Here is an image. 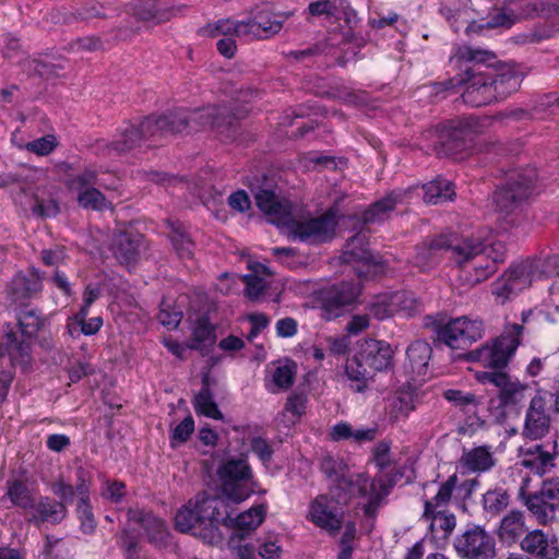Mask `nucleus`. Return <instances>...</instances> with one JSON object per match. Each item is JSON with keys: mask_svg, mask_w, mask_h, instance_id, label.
I'll return each mask as SVG.
<instances>
[{"mask_svg": "<svg viewBox=\"0 0 559 559\" xmlns=\"http://www.w3.org/2000/svg\"><path fill=\"white\" fill-rule=\"evenodd\" d=\"M338 225V209L329 206L321 215L296 219L290 216L286 226L293 236L308 245H321L331 241Z\"/></svg>", "mask_w": 559, "mask_h": 559, "instance_id": "nucleus-13", "label": "nucleus"}, {"mask_svg": "<svg viewBox=\"0 0 559 559\" xmlns=\"http://www.w3.org/2000/svg\"><path fill=\"white\" fill-rule=\"evenodd\" d=\"M216 341L215 328L206 316L198 318L192 330L191 340L187 346L191 350L202 352L206 345L212 346Z\"/></svg>", "mask_w": 559, "mask_h": 559, "instance_id": "nucleus-39", "label": "nucleus"}, {"mask_svg": "<svg viewBox=\"0 0 559 559\" xmlns=\"http://www.w3.org/2000/svg\"><path fill=\"white\" fill-rule=\"evenodd\" d=\"M443 396L447 401L452 403L453 405L461 407L464 412L475 413L477 408V400L476 395L473 393H464L460 390H447L443 393Z\"/></svg>", "mask_w": 559, "mask_h": 559, "instance_id": "nucleus-51", "label": "nucleus"}, {"mask_svg": "<svg viewBox=\"0 0 559 559\" xmlns=\"http://www.w3.org/2000/svg\"><path fill=\"white\" fill-rule=\"evenodd\" d=\"M523 332V324L507 323L501 334L491 343H485L480 347L467 352L465 358L467 361L479 362L491 371H502L521 345Z\"/></svg>", "mask_w": 559, "mask_h": 559, "instance_id": "nucleus-10", "label": "nucleus"}, {"mask_svg": "<svg viewBox=\"0 0 559 559\" xmlns=\"http://www.w3.org/2000/svg\"><path fill=\"white\" fill-rule=\"evenodd\" d=\"M453 59L461 71L463 82L460 94L464 104L481 107L497 102L487 66V62H496L492 51L465 46L459 49Z\"/></svg>", "mask_w": 559, "mask_h": 559, "instance_id": "nucleus-4", "label": "nucleus"}, {"mask_svg": "<svg viewBox=\"0 0 559 559\" xmlns=\"http://www.w3.org/2000/svg\"><path fill=\"white\" fill-rule=\"evenodd\" d=\"M415 391L409 386H401L396 392L393 401V412L395 416L407 417L415 409Z\"/></svg>", "mask_w": 559, "mask_h": 559, "instance_id": "nucleus-47", "label": "nucleus"}, {"mask_svg": "<svg viewBox=\"0 0 559 559\" xmlns=\"http://www.w3.org/2000/svg\"><path fill=\"white\" fill-rule=\"evenodd\" d=\"M477 380L484 384H492L496 395L489 400V412L498 420L518 416L525 401L527 384L512 378L504 371H483L477 373Z\"/></svg>", "mask_w": 559, "mask_h": 559, "instance_id": "nucleus-9", "label": "nucleus"}, {"mask_svg": "<svg viewBox=\"0 0 559 559\" xmlns=\"http://www.w3.org/2000/svg\"><path fill=\"white\" fill-rule=\"evenodd\" d=\"M480 131V120L473 115L441 121L431 131L432 151L438 157H459L473 146Z\"/></svg>", "mask_w": 559, "mask_h": 559, "instance_id": "nucleus-7", "label": "nucleus"}, {"mask_svg": "<svg viewBox=\"0 0 559 559\" xmlns=\"http://www.w3.org/2000/svg\"><path fill=\"white\" fill-rule=\"evenodd\" d=\"M356 272L360 280H376L386 272V263L381 258H376L371 252L364 251Z\"/></svg>", "mask_w": 559, "mask_h": 559, "instance_id": "nucleus-42", "label": "nucleus"}, {"mask_svg": "<svg viewBox=\"0 0 559 559\" xmlns=\"http://www.w3.org/2000/svg\"><path fill=\"white\" fill-rule=\"evenodd\" d=\"M17 332V341L26 342L29 353L32 352V341L45 325V319L38 309H23L17 313V323H10Z\"/></svg>", "mask_w": 559, "mask_h": 559, "instance_id": "nucleus-31", "label": "nucleus"}, {"mask_svg": "<svg viewBox=\"0 0 559 559\" xmlns=\"http://www.w3.org/2000/svg\"><path fill=\"white\" fill-rule=\"evenodd\" d=\"M344 532L338 542L337 559H352L354 554V540L357 538V526L354 521L344 522Z\"/></svg>", "mask_w": 559, "mask_h": 559, "instance_id": "nucleus-50", "label": "nucleus"}, {"mask_svg": "<svg viewBox=\"0 0 559 559\" xmlns=\"http://www.w3.org/2000/svg\"><path fill=\"white\" fill-rule=\"evenodd\" d=\"M57 146V140L55 135L48 134L39 139L33 140L26 144V150L39 156H46L50 154Z\"/></svg>", "mask_w": 559, "mask_h": 559, "instance_id": "nucleus-60", "label": "nucleus"}, {"mask_svg": "<svg viewBox=\"0 0 559 559\" xmlns=\"http://www.w3.org/2000/svg\"><path fill=\"white\" fill-rule=\"evenodd\" d=\"M549 426L547 401L540 394H536L526 411L523 435L532 440L542 439L548 432Z\"/></svg>", "mask_w": 559, "mask_h": 559, "instance_id": "nucleus-25", "label": "nucleus"}, {"mask_svg": "<svg viewBox=\"0 0 559 559\" xmlns=\"http://www.w3.org/2000/svg\"><path fill=\"white\" fill-rule=\"evenodd\" d=\"M233 509L227 500L199 492L183 504L175 515V527L180 533H190L205 543L217 544L223 539L221 526L230 530L231 539L247 538L265 520L267 506H252L237 516H231Z\"/></svg>", "mask_w": 559, "mask_h": 559, "instance_id": "nucleus-2", "label": "nucleus"}, {"mask_svg": "<svg viewBox=\"0 0 559 559\" xmlns=\"http://www.w3.org/2000/svg\"><path fill=\"white\" fill-rule=\"evenodd\" d=\"M194 431V419L191 415L183 418L173 430L170 436V444L187 442Z\"/></svg>", "mask_w": 559, "mask_h": 559, "instance_id": "nucleus-59", "label": "nucleus"}, {"mask_svg": "<svg viewBox=\"0 0 559 559\" xmlns=\"http://www.w3.org/2000/svg\"><path fill=\"white\" fill-rule=\"evenodd\" d=\"M221 499L239 504L257 492L258 480L246 454L223 460L216 469Z\"/></svg>", "mask_w": 559, "mask_h": 559, "instance_id": "nucleus-8", "label": "nucleus"}, {"mask_svg": "<svg viewBox=\"0 0 559 559\" xmlns=\"http://www.w3.org/2000/svg\"><path fill=\"white\" fill-rule=\"evenodd\" d=\"M320 471L328 479L333 481L345 475L347 466L332 455H325L320 462Z\"/></svg>", "mask_w": 559, "mask_h": 559, "instance_id": "nucleus-57", "label": "nucleus"}, {"mask_svg": "<svg viewBox=\"0 0 559 559\" xmlns=\"http://www.w3.org/2000/svg\"><path fill=\"white\" fill-rule=\"evenodd\" d=\"M526 531L524 512L513 509L500 520L497 534L502 543L512 545L521 542Z\"/></svg>", "mask_w": 559, "mask_h": 559, "instance_id": "nucleus-32", "label": "nucleus"}, {"mask_svg": "<svg viewBox=\"0 0 559 559\" xmlns=\"http://www.w3.org/2000/svg\"><path fill=\"white\" fill-rule=\"evenodd\" d=\"M307 519L316 527L336 536L344 524V510L326 493L318 495L310 501Z\"/></svg>", "mask_w": 559, "mask_h": 559, "instance_id": "nucleus-18", "label": "nucleus"}, {"mask_svg": "<svg viewBox=\"0 0 559 559\" xmlns=\"http://www.w3.org/2000/svg\"><path fill=\"white\" fill-rule=\"evenodd\" d=\"M487 66L497 102L506 99L520 88L523 75L514 63L499 61L496 57V62H487Z\"/></svg>", "mask_w": 559, "mask_h": 559, "instance_id": "nucleus-20", "label": "nucleus"}, {"mask_svg": "<svg viewBox=\"0 0 559 559\" xmlns=\"http://www.w3.org/2000/svg\"><path fill=\"white\" fill-rule=\"evenodd\" d=\"M32 211L38 217H56L60 213V205L55 199L44 200L36 198Z\"/></svg>", "mask_w": 559, "mask_h": 559, "instance_id": "nucleus-62", "label": "nucleus"}, {"mask_svg": "<svg viewBox=\"0 0 559 559\" xmlns=\"http://www.w3.org/2000/svg\"><path fill=\"white\" fill-rule=\"evenodd\" d=\"M556 32V26L551 23L537 24L520 35V39L523 44H538L554 37Z\"/></svg>", "mask_w": 559, "mask_h": 559, "instance_id": "nucleus-52", "label": "nucleus"}, {"mask_svg": "<svg viewBox=\"0 0 559 559\" xmlns=\"http://www.w3.org/2000/svg\"><path fill=\"white\" fill-rule=\"evenodd\" d=\"M140 237L128 231H120L115 235L111 242L114 257L120 264H134L139 258Z\"/></svg>", "mask_w": 559, "mask_h": 559, "instance_id": "nucleus-33", "label": "nucleus"}, {"mask_svg": "<svg viewBox=\"0 0 559 559\" xmlns=\"http://www.w3.org/2000/svg\"><path fill=\"white\" fill-rule=\"evenodd\" d=\"M527 510L540 525L554 523L559 514V478L544 479L539 489L535 492H526L522 486L519 491Z\"/></svg>", "mask_w": 559, "mask_h": 559, "instance_id": "nucleus-15", "label": "nucleus"}, {"mask_svg": "<svg viewBox=\"0 0 559 559\" xmlns=\"http://www.w3.org/2000/svg\"><path fill=\"white\" fill-rule=\"evenodd\" d=\"M158 4L159 0H138L133 8L135 17L144 22L153 20H157V22L165 21V14Z\"/></svg>", "mask_w": 559, "mask_h": 559, "instance_id": "nucleus-48", "label": "nucleus"}, {"mask_svg": "<svg viewBox=\"0 0 559 559\" xmlns=\"http://www.w3.org/2000/svg\"><path fill=\"white\" fill-rule=\"evenodd\" d=\"M430 250L447 249L451 252V259L460 266L471 263L474 270L472 282L481 283L493 275L498 265L507 259V247L502 241L486 243L471 238L463 239L460 243L451 246L442 236L430 241Z\"/></svg>", "mask_w": 559, "mask_h": 559, "instance_id": "nucleus-5", "label": "nucleus"}, {"mask_svg": "<svg viewBox=\"0 0 559 559\" xmlns=\"http://www.w3.org/2000/svg\"><path fill=\"white\" fill-rule=\"evenodd\" d=\"M344 3L345 0H316L308 4L304 14L307 21H310L311 17H335L344 8Z\"/></svg>", "mask_w": 559, "mask_h": 559, "instance_id": "nucleus-43", "label": "nucleus"}, {"mask_svg": "<svg viewBox=\"0 0 559 559\" xmlns=\"http://www.w3.org/2000/svg\"><path fill=\"white\" fill-rule=\"evenodd\" d=\"M254 200L258 209L265 215L273 217L284 225L290 219L293 214L292 204L288 201L281 200L271 189H260L254 193Z\"/></svg>", "mask_w": 559, "mask_h": 559, "instance_id": "nucleus-27", "label": "nucleus"}, {"mask_svg": "<svg viewBox=\"0 0 559 559\" xmlns=\"http://www.w3.org/2000/svg\"><path fill=\"white\" fill-rule=\"evenodd\" d=\"M131 520L136 521L148 543L158 548H166L170 544L171 534L164 520L144 510L130 511Z\"/></svg>", "mask_w": 559, "mask_h": 559, "instance_id": "nucleus-26", "label": "nucleus"}, {"mask_svg": "<svg viewBox=\"0 0 559 559\" xmlns=\"http://www.w3.org/2000/svg\"><path fill=\"white\" fill-rule=\"evenodd\" d=\"M534 259L539 263L536 277H559V253L549 254L544 260Z\"/></svg>", "mask_w": 559, "mask_h": 559, "instance_id": "nucleus-61", "label": "nucleus"}, {"mask_svg": "<svg viewBox=\"0 0 559 559\" xmlns=\"http://www.w3.org/2000/svg\"><path fill=\"white\" fill-rule=\"evenodd\" d=\"M251 451L259 457L263 464L272 461L274 450L269 441L263 437H253L250 441Z\"/></svg>", "mask_w": 559, "mask_h": 559, "instance_id": "nucleus-63", "label": "nucleus"}, {"mask_svg": "<svg viewBox=\"0 0 559 559\" xmlns=\"http://www.w3.org/2000/svg\"><path fill=\"white\" fill-rule=\"evenodd\" d=\"M538 261L525 259L513 262L490 285V293L497 305H506L516 297L522 290L530 287L536 278Z\"/></svg>", "mask_w": 559, "mask_h": 559, "instance_id": "nucleus-12", "label": "nucleus"}, {"mask_svg": "<svg viewBox=\"0 0 559 559\" xmlns=\"http://www.w3.org/2000/svg\"><path fill=\"white\" fill-rule=\"evenodd\" d=\"M425 326L431 329L433 342L451 349H465L483 337L484 322L460 317L444 322L439 316H426Z\"/></svg>", "mask_w": 559, "mask_h": 559, "instance_id": "nucleus-11", "label": "nucleus"}, {"mask_svg": "<svg viewBox=\"0 0 559 559\" xmlns=\"http://www.w3.org/2000/svg\"><path fill=\"white\" fill-rule=\"evenodd\" d=\"M194 409L198 414L213 419H222L223 415L217 404L213 400V394L209 385L207 376L202 379V388L193 401Z\"/></svg>", "mask_w": 559, "mask_h": 559, "instance_id": "nucleus-41", "label": "nucleus"}, {"mask_svg": "<svg viewBox=\"0 0 559 559\" xmlns=\"http://www.w3.org/2000/svg\"><path fill=\"white\" fill-rule=\"evenodd\" d=\"M74 490L78 496V501L91 500V474L82 466L75 469V485Z\"/></svg>", "mask_w": 559, "mask_h": 559, "instance_id": "nucleus-58", "label": "nucleus"}, {"mask_svg": "<svg viewBox=\"0 0 559 559\" xmlns=\"http://www.w3.org/2000/svg\"><path fill=\"white\" fill-rule=\"evenodd\" d=\"M520 547L530 558L559 559L558 537L539 528L527 532L521 539Z\"/></svg>", "mask_w": 559, "mask_h": 559, "instance_id": "nucleus-23", "label": "nucleus"}, {"mask_svg": "<svg viewBox=\"0 0 559 559\" xmlns=\"http://www.w3.org/2000/svg\"><path fill=\"white\" fill-rule=\"evenodd\" d=\"M32 510H34V513L29 522L35 525H41L44 523L56 525L61 523L68 514L67 506L63 502L48 496L39 497V499L35 501V507H33Z\"/></svg>", "mask_w": 559, "mask_h": 559, "instance_id": "nucleus-28", "label": "nucleus"}, {"mask_svg": "<svg viewBox=\"0 0 559 559\" xmlns=\"http://www.w3.org/2000/svg\"><path fill=\"white\" fill-rule=\"evenodd\" d=\"M11 504L24 511L35 507V496L27 483L22 478H9L5 481V495Z\"/></svg>", "mask_w": 559, "mask_h": 559, "instance_id": "nucleus-36", "label": "nucleus"}, {"mask_svg": "<svg viewBox=\"0 0 559 559\" xmlns=\"http://www.w3.org/2000/svg\"><path fill=\"white\" fill-rule=\"evenodd\" d=\"M76 201L86 210L103 211L107 206L105 194L95 187L79 191Z\"/></svg>", "mask_w": 559, "mask_h": 559, "instance_id": "nucleus-49", "label": "nucleus"}, {"mask_svg": "<svg viewBox=\"0 0 559 559\" xmlns=\"http://www.w3.org/2000/svg\"><path fill=\"white\" fill-rule=\"evenodd\" d=\"M45 272L29 266L27 273L19 271L5 287L8 299L13 304L25 305L41 293Z\"/></svg>", "mask_w": 559, "mask_h": 559, "instance_id": "nucleus-19", "label": "nucleus"}, {"mask_svg": "<svg viewBox=\"0 0 559 559\" xmlns=\"http://www.w3.org/2000/svg\"><path fill=\"white\" fill-rule=\"evenodd\" d=\"M394 350L390 343L383 340H365L359 350L345 365V374L349 388L357 393L368 389L377 372L393 369Z\"/></svg>", "mask_w": 559, "mask_h": 559, "instance_id": "nucleus-6", "label": "nucleus"}, {"mask_svg": "<svg viewBox=\"0 0 559 559\" xmlns=\"http://www.w3.org/2000/svg\"><path fill=\"white\" fill-rule=\"evenodd\" d=\"M537 171L527 167L507 175L506 181L493 193V202L502 213H511L527 200L535 188Z\"/></svg>", "mask_w": 559, "mask_h": 559, "instance_id": "nucleus-14", "label": "nucleus"}, {"mask_svg": "<svg viewBox=\"0 0 559 559\" xmlns=\"http://www.w3.org/2000/svg\"><path fill=\"white\" fill-rule=\"evenodd\" d=\"M251 106L241 107L236 103L229 105H209L200 108H177L160 116L143 117L138 123L126 122L119 130L118 138L110 143V148L127 153L142 141L156 140L167 134L190 133L210 128L224 141H233L238 134V122L243 119Z\"/></svg>", "mask_w": 559, "mask_h": 559, "instance_id": "nucleus-1", "label": "nucleus"}, {"mask_svg": "<svg viewBox=\"0 0 559 559\" xmlns=\"http://www.w3.org/2000/svg\"><path fill=\"white\" fill-rule=\"evenodd\" d=\"M127 495V486L122 480L106 479L102 486L100 496L111 503H121Z\"/></svg>", "mask_w": 559, "mask_h": 559, "instance_id": "nucleus-54", "label": "nucleus"}, {"mask_svg": "<svg viewBox=\"0 0 559 559\" xmlns=\"http://www.w3.org/2000/svg\"><path fill=\"white\" fill-rule=\"evenodd\" d=\"M8 355L9 365L26 366L29 364V348L26 342L17 341V332L8 323L3 330V336L0 340V359Z\"/></svg>", "mask_w": 559, "mask_h": 559, "instance_id": "nucleus-29", "label": "nucleus"}, {"mask_svg": "<svg viewBox=\"0 0 559 559\" xmlns=\"http://www.w3.org/2000/svg\"><path fill=\"white\" fill-rule=\"evenodd\" d=\"M360 294L361 286L353 281H342L324 288L320 293L322 317L329 321L341 317Z\"/></svg>", "mask_w": 559, "mask_h": 559, "instance_id": "nucleus-17", "label": "nucleus"}, {"mask_svg": "<svg viewBox=\"0 0 559 559\" xmlns=\"http://www.w3.org/2000/svg\"><path fill=\"white\" fill-rule=\"evenodd\" d=\"M555 460V453L546 451L542 444H536L528 450L522 463L533 473L543 476L554 469L556 466Z\"/></svg>", "mask_w": 559, "mask_h": 559, "instance_id": "nucleus-37", "label": "nucleus"}, {"mask_svg": "<svg viewBox=\"0 0 559 559\" xmlns=\"http://www.w3.org/2000/svg\"><path fill=\"white\" fill-rule=\"evenodd\" d=\"M169 228V240L181 259L191 258L194 243L186 231V228L178 219H167Z\"/></svg>", "mask_w": 559, "mask_h": 559, "instance_id": "nucleus-40", "label": "nucleus"}, {"mask_svg": "<svg viewBox=\"0 0 559 559\" xmlns=\"http://www.w3.org/2000/svg\"><path fill=\"white\" fill-rule=\"evenodd\" d=\"M496 464V460L490 449L485 445L475 447L471 450H464L459 460V467L464 474H483L489 472Z\"/></svg>", "mask_w": 559, "mask_h": 559, "instance_id": "nucleus-30", "label": "nucleus"}, {"mask_svg": "<svg viewBox=\"0 0 559 559\" xmlns=\"http://www.w3.org/2000/svg\"><path fill=\"white\" fill-rule=\"evenodd\" d=\"M462 82L461 71H459V73L452 78L431 83V93L440 99L445 98L449 95L459 94L461 92Z\"/></svg>", "mask_w": 559, "mask_h": 559, "instance_id": "nucleus-55", "label": "nucleus"}, {"mask_svg": "<svg viewBox=\"0 0 559 559\" xmlns=\"http://www.w3.org/2000/svg\"><path fill=\"white\" fill-rule=\"evenodd\" d=\"M395 485V478L390 474H378L370 483V495L380 499L381 501L389 496L391 489Z\"/></svg>", "mask_w": 559, "mask_h": 559, "instance_id": "nucleus-56", "label": "nucleus"}, {"mask_svg": "<svg viewBox=\"0 0 559 559\" xmlns=\"http://www.w3.org/2000/svg\"><path fill=\"white\" fill-rule=\"evenodd\" d=\"M399 298H401V295L384 294L377 296L376 299L369 304L368 310L376 319L385 320L396 313L394 305H396Z\"/></svg>", "mask_w": 559, "mask_h": 559, "instance_id": "nucleus-44", "label": "nucleus"}, {"mask_svg": "<svg viewBox=\"0 0 559 559\" xmlns=\"http://www.w3.org/2000/svg\"><path fill=\"white\" fill-rule=\"evenodd\" d=\"M420 188L424 191V201L428 204L450 202L456 197L454 182L443 176H437Z\"/></svg>", "mask_w": 559, "mask_h": 559, "instance_id": "nucleus-34", "label": "nucleus"}, {"mask_svg": "<svg viewBox=\"0 0 559 559\" xmlns=\"http://www.w3.org/2000/svg\"><path fill=\"white\" fill-rule=\"evenodd\" d=\"M289 14L274 12L270 5L258 8L245 20L249 39H265L283 28L284 21Z\"/></svg>", "mask_w": 559, "mask_h": 559, "instance_id": "nucleus-21", "label": "nucleus"}, {"mask_svg": "<svg viewBox=\"0 0 559 559\" xmlns=\"http://www.w3.org/2000/svg\"><path fill=\"white\" fill-rule=\"evenodd\" d=\"M453 548L461 559H495L497 555L492 534L484 526L472 522L455 536Z\"/></svg>", "mask_w": 559, "mask_h": 559, "instance_id": "nucleus-16", "label": "nucleus"}, {"mask_svg": "<svg viewBox=\"0 0 559 559\" xmlns=\"http://www.w3.org/2000/svg\"><path fill=\"white\" fill-rule=\"evenodd\" d=\"M510 502L511 496L508 489L500 485L487 489L481 497L483 510L491 518L500 515Z\"/></svg>", "mask_w": 559, "mask_h": 559, "instance_id": "nucleus-38", "label": "nucleus"}, {"mask_svg": "<svg viewBox=\"0 0 559 559\" xmlns=\"http://www.w3.org/2000/svg\"><path fill=\"white\" fill-rule=\"evenodd\" d=\"M295 380V365H283L275 368L273 381L280 389H288Z\"/></svg>", "mask_w": 559, "mask_h": 559, "instance_id": "nucleus-64", "label": "nucleus"}, {"mask_svg": "<svg viewBox=\"0 0 559 559\" xmlns=\"http://www.w3.org/2000/svg\"><path fill=\"white\" fill-rule=\"evenodd\" d=\"M75 515L83 534L93 535L96 532L98 523L91 500L76 501Z\"/></svg>", "mask_w": 559, "mask_h": 559, "instance_id": "nucleus-46", "label": "nucleus"}, {"mask_svg": "<svg viewBox=\"0 0 559 559\" xmlns=\"http://www.w3.org/2000/svg\"><path fill=\"white\" fill-rule=\"evenodd\" d=\"M97 183V171L94 168L87 167L82 173L69 177L66 180V186L71 191H82L90 189Z\"/></svg>", "mask_w": 559, "mask_h": 559, "instance_id": "nucleus-53", "label": "nucleus"}, {"mask_svg": "<svg viewBox=\"0 0 559 559\" xmlns=\"http://www.w3.org/2000/svg\"><path fill=\"white\" fill-rule=\"evenodd\" d=\"M355 481L345 475L333 480L330 486V498L334 499L335 502L343 507L346 506L353 496H355Z\"/></svg>", "mask_w": 559, "mask_h": 559, "instance_id": "nucleus-45", "label": "nucleus"}, {"mask_svg": "<svg viewBox=\"0 0 559 559\" xmlns=\"http://www.w3.org/2000/svg\"><path fill=\"white\" fill-rule=\"evenodd\" d=\"M247 29L245 20H234L228 17L219 19L214 23L206 24L200 29V34L211 38H215L219 35H223L224 37L248 38Z\"/></svg>", "mask_w": 559, "mask_h": 559, "instance_id": "nucleus-35", "label": "nucleus"}, {"mask_svg": "<svg viewBox=\"0 0 559 559\" xmlns=\"http://www.w3.org/2000/svg\"><path fill=\"white\" fill-rule=\"evenodd\" d=\"M478 478H467L459 483L456 473L439 484L433 497L424 501L421 518L430 522V530H439L442 538H449L456 527V516L449 510L453 501L457 508L466 511L467 502L479 487Z\"/></svg>", "mask_w": 559, "mask_h": 559, "instance_id": "nucleus-3", "label": "nucleus"}, {"mask_svg": "<svg viewBox=\"0 0 559 559\" xmlns=\"http://www.w3.org/2000/svg\"><path fill=\"white\" fill-rule=\"evenodd\" d=\"M418 188L419 186L413 185L407 188H395L391 190L382 199L371 203L361 213L362 223L374 224L385 221L395 206L412 198L413 192Z\"/></svg>", "mask_w": 559, "mask_h": 559, "instance_id": "nucleus-24", "label": "nucleus"}, {"mask_svg": "<svg viewBox=\"0 0 559 559\" xmlns=\"http://www.w3.org/2000/svg\"><path fill=\"white\" fill-rule=\"evenodd\" d=\"M431 356L432 347L424 340H416L407 346L403 369L408 377V382H424L427 380Z\"/></svg>", "mask_w": 559, "mask_h": 559, "instance_id": "nucleus-22", "label": "nucleus"}]
</instances>
